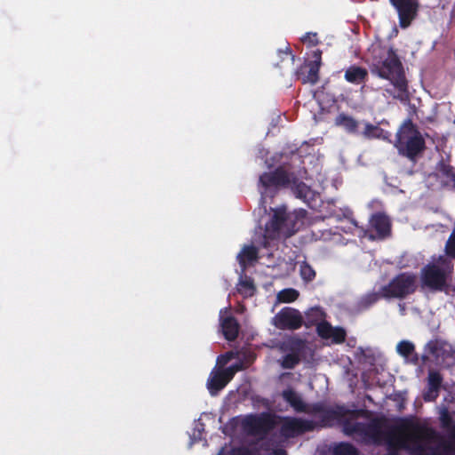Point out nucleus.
Returning <instances> with one entry per match:
<instances>
[{
  "label": "nucleus",
  "mask_w": 455,
  "mask_h": 455,
  "mask_svg": "<svg viewBox=\"0 0 455 455\" xmlns=\"http://www.w3.org/2000/svg\"><path fill=\"white\" fill-rule=\"evenodd\" d=\"M259 259V250L254 245H244L237 255V261L244 270L250 264L257 261Z\"/></svg>",
  "instance_id": "nucleus-19"
},
{
  "label": "nucleus",
  "mask_w": 455,
  "mask_h": 455,
  "mask_svg": "<svg viewBox=\"0 0 455 455\" xmlns=\"http://www.w3.org/2000/svg\"><path fill=\"white\" fill-rule=\"evenodd\" d=\"M255 286L251 278H245L239 282L237 291L243 297H251L255 292Z\"/></svg>",
  "instance_id": "nucleus-29"
},
{
  "label": "nucleus",
  "mask_w": 455,
  "mask_h": 455,
  "mask_svg": "<svg viewBox=\"0 0 455 455\" xmlns=\"http://www.w3.org/2000/svg\"><path fill=\"white\" fill-rule=\"evenodd\" d=\"M331 455H358V451L351 443L342 442L332 447Z\"/></svg>",
  "instance_id": "nucleus-27"
},
{
  "label": "nucleus",
  "mask_w": 455,
  "mask_h": 455,
  "mask_svg": "<svg viewBox=\"0 0 455 455\" xmlns=\"http://www.w3.org/2000/svg\"><path fill=\"white\" fill-rule=\"evenodd\" d=\"M312 411L321 414V422L323 427H332L337 423L342 427L343 432L345 421L353 420V419L365 416L368 413L365 410L350 411L344 406L326 408L323 404H315Z\"/></svg>",
  "instance_id": "nucleus-6"
},
{
  "label": "nucleus",
  "mask_w": 455,
  "mask_h": 455,
  "mask_svg": "<svg viewBox=\"0 0 455 455\" xmlns=\"http://www.w3.org/2000/svg\"><path fill=\"white\" fill-rule=\"evenodd\" d=\"M227 385V380H224V378L221 376L220 371L212 372L208 381L207 387L211 395H217L221 389H223Z\"/></svg>",
  "instance_id": "nucleus-23"
},
{
  "label": "nucleus",
  "mask_w": 455,
  "mask_h": 455,
  "mask_svg": "<svg viewBox=\"0 0 455 455\" xmlns=\"http://www.w3.org/2000/svg\"><path fill=\"white\" fill-rule=\"evenodd\" d=\"M301 41L304 44H308L312 46L316 45L319 43L317 34L313 32H307L305 36H302Z\"/></svg>",
  "instance_id": "nucleus-37"
},
{
  "label": "nucleus",
  "mask_w": 455,
  "mask_h": 455,
  "mask_svg": "<svg viewBox=\"0 0 455 455\" xmlns=\"http://www.w3.org/2000/svg\"><path fill=\"white\" fill-rule=\"evenodd\" d=\"M220 326L227 340L233 341L238 337L239 323L234 316L229 315L222 318Z\"/></svg>",
  "instance_id": "nucleus-20"
},
{
  "label": "nucleus",
  "mask_w": 455,
  "mask_h": 455,
  "mask_svg": "<svg viewBox=\"0 0 455 455\" xmlns=\"http://www.w3.org/2000/svg\"><path fill=\"white\" fill-rule=\"evenodd\" d=\"M280 421V435L287 439L313 431L315 427L314 421L295 417H282Z\"/></svg>",
  "instance_id": "nucleus-8"
},
{
  "label": "nucleus",
  "mask_w": 455,
  "mask_h": 455,
  "mask_svg": "<svg viewBox=\"0 0 455 455\" xmlns=\"http://www.w3.org/2000/svg\"><path fill=\"white\" fill-rule=\"evenodd\" d=\"M371 226L376 232L379 239H385L391 234V221L384 213H375L371 216Z\"/></svg>",
  "instance_id": "nucleus-13"
},
{
  "label": "nucleus",
  "mask_w": 455,
  "mask_h": 455,
  "mask_svg": "<svg viewBox=\"0 0 455 455\" xmlns=\"http://www.w3.org/2000/svg\"><path fill=\"white\" fill-rule=\"evenodd\" d=\"M295 224L285 209L277 208L274 210L272 218L266 224L264 236L270 240L289 238L297 231L294 228Z\"/></svg>",
  "instance_id": "nucleus-5"
},
{
  "label": "nucleus",
  "mask_w": 455,
  "mask_h": 455,
  "mask_svg": "<svg viewBox=\"0 0 455 455\" xmlns=\"http://www.w3.org/2000/svg\"><path fill=\"white\" fill-rule=\"evenodd\" d=\"M383 129L379 125L372 124L371 123L364 124V129L361 134L368 140L379 139L382 136Z\"/></svg>",
  "instance_id": "nucleus-28"
},
{
  "label": "nucleus",
  "mask_w": 455,
  "mask_h": 455,
  "mask_svg": "<svg viewBox=\"0 0 455 455\" xmlns=\"http://www.w3.org/2000/svg\"><path fill=\"white\" fill-rule=\"evenodd\" d=\"M292 173L279 166L270 172H264L259 176V184L267 191L270 188H287L291 183Z\"/></svg>",
  "instance_id": "nucleus-11"
},
{
  "label": "nucleus",
  "mask_w": 455,
  "mask_h": 455,
  "mask_svg": "<svg viewBox=\"0 0 455 455\" xmlns=\"http://www.w3.org/2000/svg\"><path fill=\"white\" fill-rule=\"evenodd\" d=\"M280 349L284 353L301 357L306 349V342L299 338L291 337L282 343Z\"/></svg>",
  "instance_id": "nucleus-21"
},
{
  "label": "nucleus",
  "mask_w": 455,
  "mask_h": 455,
  "mask_svg": "<svg viewBox=\"0 0 455 455\" xmlns=\"http://www.w3.org/2000/svg\"><path fill=\"white\" fill-rule=\"evenodd\" d=\"M417 277L413 273L403 272L395 275L387 285L382 286L385 299H404L415 292Z\"/></svg>",
  "instance_id": "nucleus-7"
},
{
  "label": "nucleus",
  "mask_w": 455,
  "mask_h": 455,
  "mask_svg": "<svg viewBox=\"0 0 455 455\" xmlns=\"http://www.w3.org/2000/svg\"><path fill=\"white\" fill-rule=\"evenodd\" d=\"M453 265L447 260L442 264L429 263L420 271V287L432 292H444L455 296V278H452Z\"/></svg>",
  "instance_id": "nucleus-2"
},
{
  "label": "nucleus",
  "mask_w": 455,
  "mask_h": 455,
  "mask_svg": "<svg viewBox=\"0 0 455 455\" xmlns=\"http://www.w3.org/2000/svg\"><path fill=\"white\" fill-rule=\"evenodd\" d=\"M300 363V357L296 355L287 354L283 356L280 364L283 369L291 370Z\"/></svg>",
  "instance_id": "nucleus-33"
},
{
  "label": "nucleus",
  "mask_w": 455,
  "mask_h": 455,
  "mask_svg": "<svg viewBox=\"0 0 455 455\" xmlns=\"http://www.w3.org/2000/svg\"><path fill=\"white\" fill-rule=\"evenodd\" d=\"M246 360L248 361V363H251L253 362L255 356L253 354L249 353L247 355H245Z\"/></svg>",
  "instance_id": "nucleus-43"
},
{
  "label": "nucleus",
  "mask_w": 455,
  "mask_h": 455,
  "mask_svg": "<svg viewBox=\"0 0 455 455\" xmlns=\"http://www.w3.org/2000/svg\"><path fill=\"white\" fill-rule=\"evenodd\" d=\"M283 400L292 407L296 412H307V405L302 397L292 388L284 389L282 392Z\"/></svg>",
  "instance_id": "nucleus-17"
},
{
  "label": "nucleus",
  "mask_w": 455,
  "mask_h": 455,
  "mask_svg": "<svg viewBox=\"0 0 455 455\" xmlns=\"http://www.w3.org/2000/svg\"><path fill=\"white\" fill-rule=\"evenodd\" d=\"M447 347V343L438 339H431L425 346V354L422 355L421 359L423 363H426L429 360V356H433L436 361L440 358H443L446 353L445 347Z\"/></svg>",
  "instance_id": "nucleus-15"
},
{
  "label": "nucleus",
  "mask_w": 455,
  "mask_h": 455,
  "mask_svg": "<svg viewBox=\"0 0 455 455\" xmlns=\"http://www.w3.org/2000/svg\"><path fill=\"white\" fill-rule=\"evenodd\" d=\"M373 67L378 76L390 81L397 90V95H394V98L401 100L409 99L408 81L402 61L393 47H389L387 57L374 63Z\"/></svg>",
  "instance_id": "nucleus-3"
},
{
  "label": "nucleus",
  "mask_w": 455,
  "mask_h": 455,
  "mask_svg": "<svg viewBox=\"0 0 455 455\" xmlns=\"http://www.w3.org/2000/svg\"><path fill=\"white\" fill-rule=\"evenodd\" d=\"M437 170L445 177L450 178L455 188V168L450 164L441 160L437 164Z\"/></svg>",
  "instance_id": "nucleus-32"
},
{
  "label": "nucleus",
  "mask_w": 455,
  "mask_h": 455,
  "mask_svg": "<svg viewBox=\"0 0 455 455\" xmlns=\"http://www.w3.org/2000/svg\"><path fill=\"white\" fill-rule=\"evenodd\" d=\"M322 51L319 49L315 50L312 52V60L309 61L312 64H317L318 67L322 65Z\"/></svg>",
  "instance_id": "nucleus-38"
},
{
  "label": "nucleus",
  "mask_w": 455,
  "mask_h": 455,
  "mask_svg": "<svg viewBox=\"0 0 455 455\" xmlns=\"http://www.w3.org/2000/svg\"><path fill=\"white\" fill-rule=\"evenodd\" d=\"M273 323L279 330L294 331L303 325L304 320L298 309L286 307L274 316Z\"/></svg>",
  "instance_id": "nucleus-10"
},
{
  "label": "nucleus",
  "mask_w": 455,
  "mask_h": 455,
  "mask_svg": "<svg viewBox=\"0 0 455 455\" xmlns=\"http://www.w3.org/2000/svg\"><path fill=\"white\" fill-rule=\"evenodd\" d=\"M344 78L353 84H364L368 78V71L365 68L351 65L345 70Z\"/></svg>",
  "instance_id": "nucleus-18"
},
{
  "label": "nucleus",
  "mask_w": 455,
  "mask_h": 455,
  "mask_svg": "<svg viewBox=\"0 0 455 455\" xmlns=\"http://www.w3.org/2000/svg\"><path fill=\"white\" fill-rule=\"evenodd\" d=\"M275 425V417L269 412L251 415L244 421L245 428L253 435H265L273 430Z\"/></svg>",
  "instance_id": "nucleus-9"
},
{
  "label": "nucleus",
  "mask_w": 455,
  "mask_h": 455,
  "mask_svg": "<svg viewBox=\"0 0 455 455\" xmlns=\"http://www.w3.org/2000/svg\"><path fill=\"white\" fill-rule=\"evenodd\" d=\"M290 186L295 196L304 202L307 201V197L312 193L310 187L303 181H299L293 173L291 175V183Z\"/></svg>",
  "instance_id": "nucleus-22"
},
{
  "label": "nucleus",
  "mask_w": 455,
  "mask_h": 455,
  "mask_svg": "<svg viewBox=\"0 0 455 455\" xmlns=\"http://www.w3.org/2000/svg\"><path fill=\"white\" fill-rule=\"evenodd\" d=\"M423 427L408 419L399 426L389 427L383 418L375 417L369 422L347 420L344 434L356 442L376 446L385 445L388 455H398L401 450H409L412 455H424L425 446L419 443Z\"/></svg>",
  "instance_id": "nucleus-1"
},
{
  "label": "nucleus",
  "mask_w": 455,
  "mask_h": 455,
  "mask_svg": "<svg viewBox=\"0 0 455 455\" xmlns=\"http://www.w3.org/2000/svg\"><path fill=\"white\" fill-rule=\"evenodd\" d=\"M395 146L399 154L411 161H415L426 148L424 138L411 120L404 123L402 131L397 134Z\"/></svg>",
  "instance_id": "nucleus-4"
},
{
  "label": "nucleus",
  "mask_w": 455,
  "mask_h": 455,
  "mask_svg": "<svg viewBox=\"0 0 455 455\" xmlns=\"http://www.w3.org/2000/svg\"><path fill=\"white\" fill-rule=\"evenodd\" d=\"M443 451L445 454H451L455 452V449L451 443H444L443 445Z\"/></svg>",
  "instance_id": "nucleus-40"
},
{
  "label": "nucleus",
  "mask_w": 455,
  "mask_h": 455,
  "mask_svg": "<svg viewBox=\"0 0 455 455\" xmlns=\"http://www.w3.org/2000/svg\"><path fill=\"white\" fill-rule=\"evenodd\" d=\"M299 296L297 290L293 288H286L282 290L277 294V299L283 303H291L295 301Z\"/></svg>",
  "instance_id": "nucleus-30"
},
{
  "label": "nucleus",
  "mask_w": 455,
  "mask_h": 455,
  "mask_svg": "<svg viewBox=\"0 0 455 455\" xmlns=\"http://www.w3.org/2000/svg\"><path fill=\"white\" fill-rule=\"evenodd\" d=\"M452 435L455 437V426L453 427V429H452Z\"/></svg>",
  "instance_id": "nucleus-45"
},
{
  "label": "nucleus",
  "mask_w": 455,
  "mask_h": 455,
  "mask_svg": "<svg viewBox=\"0 0 455 455\" xmlns=\"http://www.w3.org/2000/svg\"><path fill=\"white\" fill-rule=\"evenodd\" d=\"M230 368H233V370L235 371V372L236 371H242L243 369H245V365L243 362H239V363H234L233 365L229 366Z\"/></svg>",
  "instance_id": "nucleus-41"
},
{
  "label": "nucleus",
  "mask_w": 455,
  "mask_h": 455,
  "mask_svg": "<svg viewBox=\"0 0 455 455\" xmlns=\"http://www.w3.org/2000/svg\"><path fill=\"white\" fill-rule=\"evenodd\" d=\"M347 337V331L342 327H333L330 335V339H331L332 343L334 344H341L345 342Z\"/></svg>",
  "instance_id": "nucleus-34"
},
{
  "label": "nucleus",
  "mask_w": 455,
  "mask_h": 455,
  "mask_svg": "<svg viewBox=\"0 0 455 455\" xmlns=\"http://www.w3.org/2000/svg\"><path fill=\"white\" fill-rule=\"evenodd\" d=\"M319 70L320 67L317 64L307 62L298 70V79L301 80L302 84H315L319 80Z\"/></svg>",
  "instance_id": "nucleus-16"
},
{
  "label": "nucleus",
  "mask_w": 455,
  "mask_h": 455,
  "mask_svg": "<svg viewBox=\"0 0 455 455\" xmlns=\"http://www.w3.org/2000/svg\"><path fill=\"white\" fill-rule=\"evenodd\" d=\"M397 10L399 23L402 28H407L414 18L417 4L415 0H389Z\"/></svg>",
  "instance_id": "nucleus-12"
},
{
  "label": "nucleus",
  "mask_w": 455,
  "mask_h": 455,
  "mask_svg": "<svg viewBox=\"0 0 455 455\" xmlns=\"http://www.w3.org/2000/svg\"><path fill=\"white\" fill-rule=\"evenodd\" d=\"M220 373L221 374V376L224 378V380L226 381L227 380V384L233 379L234 375H235V371L233 370V368H226L222 371H219Z\"/></svg>",
  "instance_id": "nucleus-39"
},
{
  "label": "nucleus",
  "mask_w": 455,
  "mask_h": 455,
  "mask_svg": "<svg viewBox=\"0 0 455 455\" xmlns=\"http://www.w3.org/2000/svg\"><path fill=\"white\" fill-rule=\"evenodd\" d=\"M396 350L400 355H402L405 358H409L410 356L413 355V357L411 359V361L413 363H418L419 356H418L417 353H415L414 344L411 343V341H408V340L400 341L397 344Z\"/></svg>",
  "instance_id": "nucleus-24"
},
{
  "label": "nucleus",
  "mask_w": 455,
  "mask_h": 455,
  "mask_svg": "<svg viewBox=\"0 0 455 455\" xmlns=\"http://www.w3.org/2000/svg\"><path fill=\"white\" fill-rule=\"evenodd\" d=\"M332 328H333V326H331V324L327 321H323L316 324L317 334L322 339H330V335L332 331Z\"/></svg>",
  "instance_id": "nucleus-35"
},
{
  "label": "nucleus",
  "mask_w": 455,
  "mask_h": 455,
  "mask_svg": "<svg viewBox=\"0 0 455 455\" xmlns=\"http://www.w3.org/2000/svg\"><path fill=\"white\" fill-rule=\"evenodd\" d=\"M443 376L440 372L430 371L427 377V390L424 393L423 398L426 402L435 401L439 395L442 387Z\"/></svg>",
  "instance_id": "nucleus-14"
},
{
  "label": "nucleus",
  "mask_w": 455,
  "mask_h": 455,
  "mask_svg": "<svg viewBox=\"0 0 455 455\" xmlns=\"http://www.w3.org/2000/svg\"><path fill=\"white\" fill-rule=\"evenodd\" d=\"M280 52H282V53H285V54H290V55H291V57L292 61H293V60H294V59H295V56L291 53V48H290L289 46H286L285 51H283H283H280Z\"/></svg>",
  "instance_id": "nucleus-42"
},
{
  "label": "nucleus",
  "mask_w": 455,
  "mask_h": 455,
  "mask_svg": "<svg viewBox=\"0 0 455 455\" xmlns=\"http://www.w3.org/2000/svg\"><path fill=\"white\" fill-rule=\"evenodd\" d=\"M229 455H257V451L245 446H240L233 448Z\"/></svg>",
  "instance_id": "nucleus-36"
},
{
  "label": "nucleus",
  "mask_w": 455,
  "mask_h": 455,
  "mask_svg": "<svg viewBox=\"0 0 455 455\" xmlns=\"http://www.w3.org/2000/svg\"><path fill=\"white\" fill-rule=\"evenodd\" d=\"M382 296V288L380 289L379 292L371 291L368 292L365 295L362 296L358 301V307L360 309H368L372 305H374L376 302H378Z\"/></svg>",
  "instance_id": "nucleus-26"
},
{
  "label": "nucleus",
  "mask_w": 455,
  "mask_h": 455,
  "mask_svg": "<svg viewBox=\"0 0 455 455\" xmlns=\"http://www.w3.org/2000/svg\"><path fill=\"white\" fill-rule=\"evenodd\" d=\"M336 124L343 126L349 133H358L359 122L348 115L339 114L336 118Z\"/></svg>",
  "instance_id": "nucleus-25"
},
{
  "label": "nucleus",
  "mask_w": 455,
  "mask_h": 455,
  "mask_svg": "<svg viewBox=\"0 0 455 455\" xmlns=\"http://www.w3.org/2000/svg\"><path fill=\"white\" fill-rule=\"evenodd\" d=\"M299 275L306 283L312 282L315 278V269L307 262H301L299 266Z\"/></svg>",
  "instance_id": "nucleus-31"
},
{
  "label": "nucleus",
  "mask_w": 455,
  "mask_h": 455,
  "mask_svg": "<svg viewBox=\"0 0 455 455\" xmlns=\"http://www.w3.org/2000/svg\"><path fill=\"white\" fill-rule=\"evenodd\" d=\"M274 455H287V452L285 450L279 449L275 451Z\"/></svg>",
  "instance_id": "nucleus-44"
}]
</instances>
